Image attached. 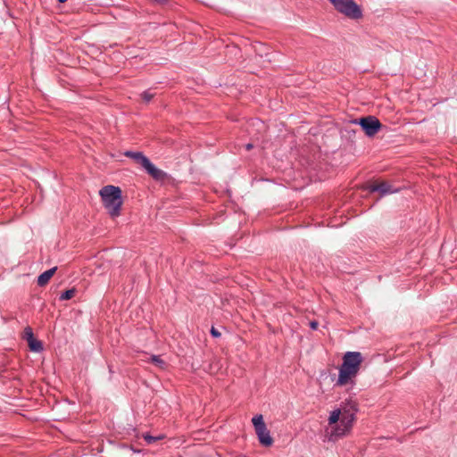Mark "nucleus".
Instances as JSON below:
<instances>
[{
  "label": "nucleus",
  "mask_w": 457,
  "mask_h": 457,
  "mask_svg": "<svg viewBox=\"0 0 457 457\" xmlns=\"http://www.w3.org/2000/svg\"><path fill=\"white\" fill-rule=\"evenodd\" d=\"M357 411L358 404L352 399L345 400L340 408L333 410L328 420V428H326L328 439L337 441L347 435L353 428Z\"/></svg>",
  "instance_id": "f257e3e1"
},
{
  "label": "nucleus",
  "mask_w": 457,
  "mask_h": 457,
  "mask_svg": "<svg viewBox=\"0 0 457 457\" xmlns=\"http://www.w3.org/2000/svg\"><path fill=\"white\" fill-rule=\"evenodd\" d=\"M363 358L360 352H346L338 368V378L335 386H345L355 385V378L360 371Z\"/></svg>",
  "instance_id": "f03ea898"
},
{
  "label": "nucleus",
  "mask_w": 457,
  "mask_h": 457,
  "mask_svg": "<svg viewBox=\"0 0 457 457\" xmlns=\"http://www.w3.org/2000/svg\"><path fill=\"white\" fill-rule=\"evenodd\" d=\"M99 195L108 213L112 218L120 216L122 205L121 189L109 185L102 187Z\"/></svg>",
  "instance_id": "7ed1b4c3"
},
{
  "label": "nucleus",
  "mask_w": 457,
  "mask_h": 457,
  "mask_svg": "<svg viewBox=\"0 0 457 457\" xmlns=\"http://www.w3.org/2000/svg\"><path fill=\"white\" fill-rule=\"evenodd\" d=\"M335 10L351 20H360L363 13L354 0H328Z\"/></svg>",
  "instance_id": "20e7f679"
},
{
  "label": "nucleus",
  "mask_w": 457,
  "mask_h": 457,
  "mask_svg": "<svg viewBox=\"0 0 457 457\" xmlns=\"http://www.w3.org/2000/svg\"><path fill=\"white\" fill-rule=\"evenodd\" d=\"M252 423L254 427L260 444L265 447H270L273 444V438L270 436L269 429L263 420L262 414H257L252 419Z\"/></svg>",
  "instance_id": "39448f33"
},
{
  "label": "nucleus",
  "mask_w": 457,
  "mask_h": 457,
  "mask_svg": "<svg viewBox=\"0 0 457 457\" xmlns=\"http://www.w3.org/2000/svg\"><path fill=\"white\" fill-rule=\"evenodd\" d=\"M353 123L359 124L368 137L375 136L381 128L380 121L374 116L363 117L358 120H355Z\"/></svg>",
  "instance_id": "423d86ee"
},
{
  "label": "nucleus",
  "mask_w": 457,
  "mask_h": 457,
  "mask_svg": "<svg viewBox=\"0 0 457 457\" xmlns=\"http://www.w3.org/2000/svg\"><path fill=\"white\" fill-rule=\"evenodd\" d=\"M370 192H379L381 195H386L388 194H393L397 192L398 190L396 188H393L391 185H389L386 182H381L378 184H373L370 187Z\"/></svg>",
  "instance_id": "0eeeda50"
},
{
  "label": "nucleus",
  "mask_w": 457,
  "mask_h": 457,
  "mask_svg": "<svg viewBox=\"0 0 457 457\" xmlns=\"http://www.w3.org/2000/svg\"><path fill=\"white\" fill-rule=\"evenodd\" d=\"M145 165L143 167L148 174H150L154 179H162L165 177L164 171L157 169L150 160L145 162Z\"/></svg>",
  "instance_id": "6e6552de"
},
{
  "label": "nucleus",
  "mask_w": 457,
  "mask_h": 457,
  "mask_svg": "<svg viewBox=\"0 0 457 457\" xmlns=\"http://www.w3.org/2000/svg\"><path fill=\"white\" fill-rule=\"evenodd\" d=\"M56 270H57V268L54 267L50 270L44 271L42 274H40L37 278V285L39 287L46 286L49 282L51 278L54 276Z\"/></svg>",
  "instance_id": "1a4fd4ad"
},
{
  "label": "nucleus",
  "mask_w": 457,
  "mask_h": 457,
  "mask_svg": "<svg viewBox=\"0 0 457 457\" xmlns=\"http://www.w3.org/2000/svg\"><path fill=\"white\" fill-rule=\"evenodd\" d=\"M125 155L134 159L142 167H144L145 165V162L149 161V159L146 156H145L141 152L128 151V152L125 153Z\"/></svg>",
  "instance_id": "9d476101"
},
{
  "label": "nucleus",
  "mask_w": 457,
  "mask_h": 457,
  "mask_svg": "<svg viewBox=\"0 0 457 457\" xmlns=\"http://www.w3.org/2000/svg\"><path fill=\"white\" fill-rule=\"evenodd\" d=\"M29 349L33 352L39 353L43 350V345L36 338L28 341Z\"/></svg>",
  "instance_id": "9b49d317"
},
{
  "label": "nucleus",
  "mask_w": 457,
  "mask_h": 457,
  "mask_svg": "<svg viewBox=\"0 0 457 457\" xmlns=\"http://www.w3.org/2000/svg\"><path fill=\"white\" fill-rule=\"evenodd\" d=\"M151 361L162 370L166 368V362L157 355H152Z\"/></svg>",
  "instance_id": "f8f14e48"
},
{
  "label": "nucleus",
  "mask_w": 457,
  "mask_h": 457,
  "mask_svg": "<svg viewBox=\"0 0 457 457\" xmlns=\"http://www.w3.org/2000/svg\"><path fill=\"white\" fill-rule=\"evenodd\" d=\"M76 290L74 288L68 289L62 292L59 297L61 301L70 300L75 295Z\"/></svg>",
  "instance_id": "ddd939ff"
},
{
  "label": "nucleus",
  "mask_w": 457,
  "mask_h": 457,
  "mask_svg": "<svg viewBox=\"0 0 457 457\" xmlns=\"http://www.w3.org/2000/svg\"><path fill=\"white\" fill-rule=\"evenodd\" d=\"M144 439L146 441L148 445L154 444V442L158 440H162L164 438L163 435H159L158 436H153L149 434H144L143 435Z\"/></svg>",
  "instance_id": "4468645a"
},
{
  "label": "nucleus",
  "mask_w": 457,
  "mask_h": 457,
  "mask_svg": "<svg viewBox=\"0 0 457 457\" xmlns=\"http://www.w3.org/2000/svg\"><path fill=\"white\" fill-rule=\"evenodd\" d=\"M154 96V94H153L150 90L144 91L141 94L142 99L145 103H149L153 99Z\"/></svg>",
  "instance_id": "2eb2a0df"
},
{
  "label": "nucleus",
  "mask_w": 457,
  "mask_h": 457,
  "mask_svg": "<svg viewBox=\"0 0 457 457\" xmlns=\"http://www.w3.org/2000/svg\"><path fill=\"white\" fill-rule=\"evenodd\" d=\"M24 337L26 338L27 342L29 340H31V339H34V334H33V331L31 329V328L29 327H27L25 329H24Z\"/></svg>",
  "instance_id": "dca6fc26"
},
{
  "label": "nucleus",
  "mask_w": 457,
  "mask_h": 457,
  "mask_svg": "<svg viewBox=\"0 0 457 457\" xmlns=\"http://www.w3.org/2000/svg\"><path fill=\"white\" fill-rule=\"evenodd\" d=\"M211 334H212V337H220V333L216 328H214L213 327H212V329H211Z\"/></svg>",
  "instance_id": "f3484780"
},
{
  "label": "nucleus",
  "mask_w": 457,
  "mask_h": 457,
  "mask_svg": "<svg viewBox=\"0 0 457 457\" xmlns=\"http://www.w3.org/2000/svg\"><path fill=\"white\" fill-rule=\"evenodd\" d=\"M318 326H319V323L315 320L310 322V327L313 330L317 329Z\"/></svg>",
  "instance_id": "a211bd4d"
},
{
  "label": "nucleus",
  "mask_w": 457,
  "mask_h": 457,
  "mask_svg": "<svg viewBox=\"0 0 457 457\" xmlns=\"http://www.w3.org/2000/svg\"><path fill=\"white\" fill-rule=\"evenodd\" d=\"M245 148H246L247 150H250V149H252V148H253V145H252V144H247V145H245Z\"/></svg>",
  "instance_id": "6ab92c4d"
}]
</instances>
